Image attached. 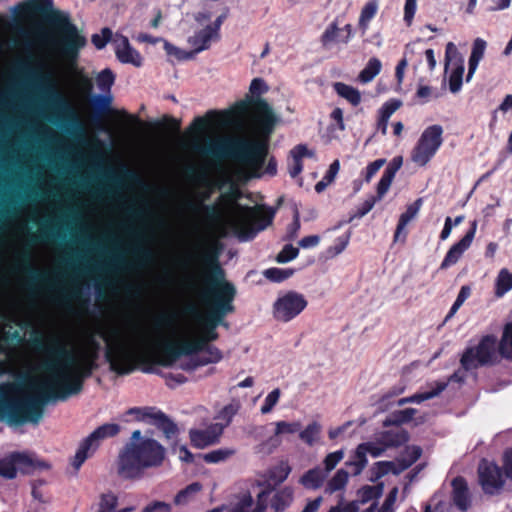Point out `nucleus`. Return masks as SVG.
<instances>
[{
  "label": "nucleus",
  "mask_w": 512,
  "mask_h": 512,
  "mask_svg": "<svg viewBox=\"0 0 512 512\" xmlns=\"http://www.w3.org/2000/svg\"><path fill=\"white\" fill-rule=\"evenodd\" d=\"M478 482L486 495L494 496L500 494L505 482L506 476L503 470L496 463L482 459L477 468Z\"/></svg>",
  "instance_id": "4468645a"
},
{
  "label": "nucleus",
  "mask_w": 512,
  "mask_h": 512,
  "mask_svg": "<svg viewBox=\"0 0 512 512\" xmlns=\"http://www.w3.org/2000/svg\"><path fill=\"white\" fill-rule=\"evenodd\" d=\"M293 273L294 270L289 268H269L264 271V276L272 282H282L290 278Z\"/></svg>",
  "instance_id": "09e8293b"
},
{
  "label": "nucleus",
  "mask_w": 512,
  "mask_h": 512,
  "mask_svg": "<svg viewBox=\"0 0 512 512\" xmlns=\"http://www.w3.org/2000/svg\"><path fill=\"white\" fill-rule=\"evenodd\" d=\"M377 201H379V200L375 196H371L370 198L366 199L354 215H352L347 221L340 222L336 228H339L340 226H342L345 223H350L355 218L364 217L367 213H369L373 209V207Z\"/></svg>",
  "instance_id": "603ef678"
},
{
  "label": "nucleus",
  "mask_w": 512,
  "mask_h": 512,
  "mask_svg": "<svg viewBox=\"0 0 512 512\" xmlns=\"http://www.w3.org/2000/svg\"><path fill=\"white\" fill-rule=\"evenodd\" d=\"M275 436H279L281 434H294L301 430V423L299 421L295 422H286V421H278L275 423Z\"/></svg>",
  "instance_id": "5fc2aeb1"
},
{
  "label": "nucleus",
  "mask_w": 512,
  "mask_h": 512,
  "mask_svg": "<svg viewBox=\"0 0 512 512\" xmlns=\"http://www.w3.org/2000/svg\"><path fill=\"white\" fill-rule=\"evenodd\" d=\"M421 205L422 199L419 198L415 202L410 204L407 207L406 211L400 215L394 235V241H399L401 236H403V240L406 238L407 233L405 231V227L411 220H413L416 217L421 208Z\"/></svg>",
  "instance_id": "5701e85b"
},
{
  "label": "nucleus",
  "mask_w": 512,
  "mask_h": 512,
  "mask_svg": "<svg viewBox=\"0 0 512 512\" xmlns=\"http://www.w3.org/2000/svg\"><path fill=\"white\" fill-rule=\"evenodd\" d=\"M476 230L477 221L474 220L472 221L471 227L466 232V234L457 243L450 247L440 265V269H447L455 265L459 261L463 253L471 246L472 241L475 237Z\"/></svg>",
  "instance_id": "f3484780"
},
{
  "label": "nucleus",
  "mask_w": 512,
  "mask_h": 512,
  "mask_svg": "<svg viewBox=\"0 0 512 512\" xmlns=\"http://www.w3.org/2000/svg\"><path fill=\"white\" fill-rule=\"evenodd\" d=\"M239 405L236 403H230L222 408V410L218 414V419L222 420L223 422H220L219 424L224 425V428L227 427L230 422L232 421V418L236 415L238 412Z\"/></svg>",
  "instance_id": "6e6d98bb"
},
{
  "label": "nucleus",
  "mask_w": 512,
  "mask_h": 512,
  "mask_svg": "<svg viewBox=\"0 0 512 512\" xmlns=\"http://www.w3.org/2000/svg\"><path fill=\"white\" fill-rule=\"evenodd\" d=\"M17 11L25 17L44 19L53 32L45 40L65 57H77L79 50L86 45V38L78 32L69 16L53 9V0H26L17 6Z\"/></svg>",
  "instance_id": "423d86ee"
},
{
  "label": "nucleus",
  "mask_w": 512,
  "mask_h": 512,
  "mask_svg": "<svg viewBox=\"0 0 512 512\" xmlns=\"http://www.w3.org/2000/svg\"><path fill=\"white\" fill-rule=\"evenodd\" d=\"M32 466V460L25 454L15 452L0 459V476L13 479L18 470H25Z\"/></svg>",
  "instance_id": "6ab92c4d"
},
{
  "label": "nucleus",
  "mask_w": 512,
  "mask_h": 512,
  "mask_svg": "<svg viewBox=\"0 0 512 512\" xmlns=\"http://www.w3.org/2000/svg\"><path fill=\"white\" fill-rule=\"evenodd\" d=\"M486 46L487 43L485 40L481 38H477L474 40L471 55L469 57L468 62V73L466 76L467 82H469L472 79L475 71L477 70L479 62L482 60L484 56Z\"/></svg>",
  "instance_id": "bb28decb"
},
{
  "label": "nucleus",
  "mask_w": 512,
  "mask_h": 512,
  "mask_svg": "<svg viewBox=\"0 0 512 512\" xmlns=\"http://www.w3.org/2000/svg\"><path fill=\"white\" fill-rule=\"evenodd\" d=\"M326 478L327 473L320 467H315L305 472L299 482L307 489L316 490L323 485Z\"/></svg>",
  "instance_id": "cd10ccee"
},
{
  "label": "nucleus",
  "mask_w": 512,
  "mask_h": 512,
  "mask_svg": "<svg viewBox=\"0 0 512 512\" xmlns=\"http://www.w3.org/2000/svg\"><path fill=\"white\" fill-rule=\"evenodd\" d=\"M219 258L218 248H207L202 255V262L209 275L208 290L204 296L208 311L203 325V334L199 337L203 347L218 339L217 327H228L225 317L235 311L234 300L237 289L226 279V272Z\"/></svg>",
  "instance_id": "39448f33"
},
{
  "label": "nucleus",
  "mask_w": 512,
  "mask_h": 512,
  "mask_svg": "<svg viewBox=\"0 0 512 512\" xmlns=\"http://www.w3.org/2000/svg\"><path fill=\"white\" fill-rule=\"evenodd\" d=\"M224 430V425L213 423L205 429H191L189 437L191 444L198 448L203 449L210 445L216 444Z\"/></svg>",
  "instance_id": "a211bd4d"
},
{
  "label": "nucleus",
  "mask_w": 512,
  "mask_h": 512,
  "mask_svg": "<svg viewBox=\"0 0 512 512\" xmlns=\"http://www.w3.org/2000/svg\"><path fill=\"white\" fill-rule=\"evenodd\" d=\"M234 454H235L234 449L220 448V449L213 450V451L208 452L203 455L200 454L199 457L203 458V460L207 463L216 464V463L225 461L226 459H228L229 457H231Z\"/></svg>",
  "instance_id": "c03bdc74"
},
{
  "label": "nucleus",
  "mask_w": 512,
  "mask_h": 512,
  "mask_svg": "<svg viewBox=\"0 0 512 512\" xmlns=\"http://www.w3.org/2000/svg\"><path fill=\"white\" fill-rule=\"evenodd\" d=\"M383 493V484H377L375 486L366 485L358 491V499L343 503V500L332 506L328 512H359L360 505L365 504L373 499H378Z\"/></svg>",
  "instance_id": "dca6fc26"
},
{
  "label": "nucleus",
  "mask_w": 512,
  "mask_h": 512,
  "mask_svg": "<svg viewBox=\"0 0 512 512\" xmlns=\"http://www.w3.org/2000/svg\"><path fill=\"white\" fill-rule=\"evenodd\" d=\"M350 241V232L338 237L335 244L326 250L327 257H335L342 253Z\"/></svg>",
  "instance_id": "864d4df0"
},
{
  "label": "nucleus",
  "mask_w": 512,
  "mask_h": 512,
  "mask_svg": "<svg viewBox=\"0 0 512 512\" xmlns=\"http://www.w3.org/2000/svg\"><path fill=\"white\" fill-rule=\"evenodd\" d=\"M268 495V491H260L257 495L256 505L250 495L244 496L231 512H264L267 507Z\"/></svg>",
  "instance_id": "412c9836"
},
{
  "label": "nucleus",
  "mask_w": 512,
  "mask_h": 512,
  "mask_svg": "<svg viewBox=\"0 0 512 512\" xmlns=\"http://www.w3.org/2000/svg\"><path fill=\"white\" fill-rule=\"evenodd\" d=\"M281 395L280 389L276 388L272 390L265 398L264 404L261 407V413L262 414H268L270 413L275 405L278 403L279 398Z\"/></svg>",
  "instance_id": "680f3d73"
},
{
  "label": "nucleus",
  "mask_w": 512,
  "mask_h": 512,
  "mask_svg": "<svg viewBox=\"0 0 512 512\" xmlns=\"http://www.w3.org/2000/svg\"><path fill=\"white\" fill-rule=\"evenodd\" d=\"M333 88L340 97L346 99L353 106L360 104L361 94L356 88L342 82H335Z\"/></svg>",
  "instance_id": "c756f323"
},
{
  "label": "nucleus",
  "mask_w": 512,
  "mask_h": 512,
  "mask_svg": "<svg viewBox=\"0 0 512 512\" xmlns=\"http://www.w3.org/2000/svg\"><path fill=\"white\" fill-rule=\"evenodd\" d=\"M349 478V473L344 469H339L335 475L328 481L326 492L332 494L336 491L343 489Z\"/></svg>",
  "instance_id": "a19ab883"
},
{
  "label": "nucleus",
  "mask_w": 512,
  "mask_h": 512,
  "mask_svg": "<svg viewBox=\"0 0 512 512\" xmlns=\"http://www.w3.org/2000/svg\"><path fill=\"white\" fill-rule=\"evenodd\" d=\"M377 436L380 438L381 443L385 446L386 450L402 446L409 440L408 432L400 427L383 431L377 434Z\"/></svg>",
  "instance_id": "4be33fe9"
},
{
  "label": "nucleus",
  "mask_w": 512,
  "mask_h": 512,
  "mask_svg": "<svg viewBox=\"0 0 512 512\" xmlns=\"http://www.w3.org/2000/svg\"><path fill=\"white\" fill-rule=\"evenodd\" d=\"M198 356L200 358V364L202 365L217 363L222 359L221 351L209 343L203 347Z\"/></svg>",
  "instance_id": "37998d69"
},
{
  "label": "nucleus",
  "mask_w": 512,
  "mask_h": 512,
  "mask_svg": "<svg viewBox=\"0 0 512 512\" xmlns=\"http://www.w3.org/2000/svg\"><path fill=\"white\" fill-rule=\"evenodd\" d=\"M395 462L393 461H379L376 462L373 467L370 469V478L371 482H377L379 479L384 477L385 475L392 473L394 469Z\"/></svg>",
  "instance_id": "79ce46f5"
},
{
  "label": "nucleus",
  "mask_w": 512,
  "mask_h": 512,
  "mask_svg": "<svg viewBox=\"0 0 512 512\" xmlns=\"http://www.w3.org/2000/svg\"><path fill=\"white\" fill-rule=\"evenodd\" d=\"M343 457V450H338L327 454L323 461V464L325 466V469L323 471L326 472L328 475L329 472H331L338 465V463L343 459Z\"/></svg>",
  "instance_id": "4d7b16f0"
},
{
  "label": "nucleus",
  "mask_w": 512,
  "mask_h": 512,
  "mask_svg": "<svg viewBox=\"0 0 512 512\" xmlns=\"http://www.w3.org/2000/svg\"><path fill=\"white\" fill-rule=\"evenodd\" d=\"M512 288V275L507 269H502L497 278V295L502 296Z\"/></svg>",
  "instance_id": "3c124183"
},
{
  "label": "nucleus",
  "mask_w": 512,
  "mask_h": 512,
  "mask_svg": "<svg viewBox=\"0 0 512 512\" xmlns=\"http://www.w3.org/2000/svg\"><path fill=\"white\" fill-rule=\"evenodd\" d=\"M299 254V249L292 244H286L283 249L278 253L276 261L278 263H287L295 259Z\"/></svg>",
  "instance_id": "052dcab7"
},
{
  "label": "nucleus",
  "mask_w": 512,
  "mask_h": 512,
  "mask_svg": "<svg viewBox=\"0 0 512 512\" xmlns=\"http://www.w3.org/2000/svg\"><path fill=\"white\" fill-rule=\"evenodd\" d=\"M416 413V409L414 408H406L404 410H398L391 413L384 421L383 426H397L399 427L401 424L407 423L412 420L413 416Z\"/></svg>",
  "instance_id": "2f4dec72"
},
{
  "label": "nucleus",
  "mask_w": 512,
  "mask_h": 512,
  "mask_svg": "<svg viewBox=\"0 0 512 512\" xmlns=\"http://www.w3.org/2000/svg\"><path fill=\"white\" fill-rule=\"evenodd\" d=\"M187 208L192 211L193 213H199L202 211L205 215V217L210 221H216L220 218V209L218 204L212 203V204H205V203H196L193 200H188Z\"/></svg>",
  "instance_id": "c85d7f7f"
},
{
  "label": "nucleus",
  "mask_w": 512,
  "mask_h": 512,
  "mask_svg": "<svg viewBox=\"0 0 512 512\" xmlns=\"http://www.w3.org/2000/svg\"><path fill=\"white\" fill-rule=\"evenodd\" d=\"M130 416H133L137 421H143L159 429L167 441H175L179 434L177 424L170 419L165 413L156 410L153 407H134L130 408Z\"/></svg>",
  "instance_id": "ddd939ff"
},
{
  "label": "nucleus",
  "mask_w": 512,
  "mask_h": 512,
  "mask_svg": "<svg viewBox=\"0 0 512 512\" xmlns=\"http://www.w3.org/2000/svg\"><path fill=\"white\" fill-rule=\"evenodd\" d=\"M356 449L360 452L362 457H367V454H370L372 457H379L386 451L385 446L381 443L378 436H376L374 441L359 444Z\"/></svg>",
  "instance_id": "f704fd0d"
},
{
  "label": "nucleus",
  "mask_w": 512,
  "mask_h": 512,
  "mask_svg": "<svg viewBox=\"0 0 512 512\" xmlns=\"http://www.w3.org/2000/svg\"><path fill=\"white\" fill-rule=\"evenodd\" d=\"M59 237L60 234L56 231L55 226L52 224L45 223L41 225L39 232L37 234L31 235L30 241L33 244L48 243Z\"/></svg>",
  "instance_id": "473e14b6"
},
{
  "label": "nucleus",
  "mask_w": 512,
  "mask_h": 512,
  "mask_svg": "<svg viewBox=\"0 0 512 512\" xmlns=\"http://www.w3.org/2000/svg\"><path fill=\"white\" fill-rule=\"evenodd\" d=\"M114 82V74L110 69H104L97 77V84L101 90L110 89Z\"/></svg>",
  "instance_id": "338daca9"
},
{
  "label": "nucleus",
  "mask_w": 512,
  "mask_h": 512,
  "mask_svg": "<svg viewBox=\"0 0 512 512\" xmlns=\"http://www.w3.org/2000/svg\"><path fill=\"white\" fill-rule=\"evenodd\" d=\"M251 104L255 105L256 120L265 139L249 140L225 136L215 139L207 138L203 144L195 142L192 149L216 162L233 159L243 165L252 177L258 178L261 176V169L268 156V139L279 118L263 98H247L237 102L234 106L235 113L245 114Z\"/></svg>",
  "instance_id": "f03ea898"
},
{
  "label": "nucleus",
  "mask_w": 512,
  "mask_h": 512,
  "mask_svg": "<svg viewBox=\"0 0 512 512\" xmlns=\"http://www.w3.org/2000/svg\"><path fill=\"white\" fill-rule=\"evenodd\" d=\"M382 64L378 58L369 59L365 68L360 72L358 78L362 83L372 81L381 71Z\"/></svg>",
  "instance_id": "c9c22d12"
},
{
  "label": "nucleus",
  "mask_w": 512,
  "mask_h": 512,
  "mask_svg": "<svg viewBox=\"0 0 512 512\" xmlns=\"http://www.w3.org/2000/svg\"><path fill=\"white\" fill-rule=\"evenodd\" d=\"M448 382L436 381L430 384L431 389L429 391L416 393L410 397L401 398L398 401V405L402 406L406 403H421L423 401L432 399L438 396L442 391L446 389Z\"/></svg>",
  "instance_id": "393cba45"
},
{
  "label": "nucleus",
  "mask_w": 512,
  "mask_h": 512,
  "mask_svg": "<svg viewBox=\"0 0 512 512\" xmlns=\"http://www.w3.org/2000/svg\"><path fill=\"white\" fill-rule=\"evenodd\" d=\"M112 36L109 28H103L101 34L92 35L91 42L97 49H102L106 46Z\"/></svg>",
  "instance_id": "0e129e2a"
},
{
  "label": "nucleus",
  "mask_w": 512,
  "mask_h": 512,
  "mask_svg": "<svg viewBox=\"0 0 512 512\" xmlns=\"http://www.w3.org/2000/svg\"><path fill=\"white\" fill-rule=\"evenodd\" d=\"M259 207L246 206L235 215L231 222V228L240 241H249L273 221L275 210L269 209L266 213L260 214Z\"/></svg>",
  "instance_id": "1a4fd4ad"
},
{
  "label": "nucleus",
  "mask_w": 512,
  "mask_h": 512,
  "mask_svg": "<svg viewBox=\"0 0 512 512\" xmlns=\"http://www.w3.org/2000/svg\"><path fill=\"white\" fill-rule=\"evenodd\" d=\"M443 128L435 124L427 127L419 137L411 153V160L418 166H425L437 153L443 143Z\"/></svg>",
  "instance_id": "9d476101"
},
{
  "label": "nucleus",
  "mask_w": 512,
  "mask_h": 512,
  "mask_svg": "<svg viewBox=\"0 0 512 512\" xmlns=\"http://www.w3.org/2000/svg\"><path fill=\"white\" fill-rule=\"evenodd\" d=\"M164 50L169 56H174L179 61H185L192 59L195 56V52L182 50L168 41H163Z\"/></svg>",
  "instance_id": "8fccbe9b"
},
{
  "label": "nucleus",
  "mask_w": 512,
  "mask_h": 512,
  "mask_svg": "<svg viewBox=\"0 0 512 512\" xmlns=\"http://www.w3.org/2000/svg\"><path fill=\"white\" fill-rule=\"evenodd\" d=\"M213 39H216L214 31L211 29L210 25H207L205 28L196 32L193 36H190L188 38V43L194 47L192 52H195L196 55L208 49Z\"/></svg>",
  "instance_id": "a878e982"
},
{
  "label": "nucleus",
  "mask_w": 512,
  "mask_h": 512,
  "mask_svg": "<svg viewBox=\"0 0 512 512\" xmlns=\"http://www.w3.org/2000/svg\"><path fill=\"white\" fill-rule=\"evenodd\" d=\"M36 394H15L7 391L0 392V421L10 426H20L26 423L37 425L44 415V407L50 401H60V394L51 386V380H46L33 387Z\"/></svg>",
  "instance_id": "0eeeda50"
},
{
  "label": "nucleus",
  "mask_w": 512,
  "mask_h": 512,
  "mask_svg": "<svg viewBox=\"0 0 512 512\" xmlns=\"http://www.w3.org/2000/svg\"><path fill=\"white\" fill-rule=\"evenodd\" d=\"M30 343L36 351L47 356L40 368L50 378L51 386H55L59 392L60 401L79 394L84 380L99 368L100 344L95 339H91L90 347L79 360L57 337L45 338L42 333L35 331L30 337Z\"/></svg>",
  "instance_id": "7ed1b4c3"
},
{
  "label": "nucleus",
  "mask_w": 512,
  "mask_h": 512,
  "mask_svg": "<svg viewBox=\"0 0 512 512\" xmlns=\"http://www.w3.org/2000/svg\"><path fill=\"white\" fill-rule=\"evenodd\" d=\"M300 228H301V224H300L299 211L297 208H295L294 213H293V221L288 227L285 239L286 240H294L298 236Z\"/></svg>",
  "instance_id": "69168bd1"
},
{
  "label": "nucleus",
  "mask_w": 512,
  "mask_h": 512,
  "mask_svg": "<svg viewBox=\"0 0 512 512\" xmlns=\"http://www.w3.org/2000/svg\"><path fill=\"white\" fill-rule=\"evenodd\" d=\"M307 304V300L302 294L289 291L275 301L273 315L278 321L289 322L299 315Z\"/></svg>",
  "instance_id": "2eb2a0df"
},
{
  "label": "nucleus",
  "mask_w": 512,
  "mask_h": 512,
  "mask_svg": "<svg viewBox=\"0 0 512 512\" xmlns=\"http://www.w3.org/2000/svg\"><path fill=\"white\" fill-rule=\"evenodd\" d=\"M138 186L144 193L158 192L166 196L168 190L158 187L153 183L143 180L134 168V148H130V373L138 369L139 363L148 364L153 357H157V363L164 367L173 366L182 356L199 355L203 345L198 338L175 342L164 334L165 328H172L174 316L161 314L155 320V335L141 346L136 341L135 322V297L136 286L134 272L136 269H151L157 259L153 248L158 241L160 230L165 229L166 221L157 214L150 206L143 211V227L138 236L140 242L135 244L136 236L133 220L135 218V202L133 187Z\"/></svg>",
  "instance_id": "f257e3e1"
},
{
  "label": "nucleus",
  "mask_w": 512,
  "mask_h": 512,
  "mask_svg": "<svg viewBox=\"0 0 512 512\" xmlns=\"http://www.w3.org/2000/svg\"><path fill=\"white\" fill-rule=\"evenodd\" d=\"M23 270L27 274V276L32 284L38 283V282L50 284L49 278L47 277V275L45 273L40 272L39 270H37L36 268L31 266L30 257L28 255H26L24 257Z\"/></svg>",
  "instance_id": "a18cd8bd"
},
{
  "label": "nucleus",
  "mask_w": 512,
  "mask_h": 512,
  "mask_svg": "<svg viewBox=\"0 0 512 512\" xmlns=\"http://www.w3.org/2000/svg\"><path fill=\"white\" fill-rule=\"evenodd\" d=\"M378 10V4L375 1H370L365 4L362 8L360 18H359V27L362 29L363 33L366 32L368 28V24L371 19L374 18Z\"/></svg>",
  "instance_id": "49530a36"
},
{
  "label": "nucleus",
  "mask_w": 512,
  "mask_h": 512,
  "mask_svg": "<svg viewBox=\"0 0 512 512\" xmlns=\"http://www.w3.org/2000/svg\"><path fill=\"white\" fill-rule=\"evenodd\" d=\"M496 345V337L487 335L478 345L466 348L460 358L461 368L449 376L445 382L463 383L467 372L491 364L496 357Z\"/></svg>",
  "instance_id": "6e6552de"
},
{
  "label": "nucleus",
  "mask_w": 512,
  "mask_h": 512,
  "mask_svg": "<svg viewBox=\"0 0 512 512\" xmlns=\"http://www.w3.org/2000/svg\"><path fill=\"white\" fill-rule=\"evenodd\" d=\"M250 93L256 98L268 91V86L262 78H254L250 84Z\"/></svg>",
  "instance_id": "774afa93"
},
{
  "label": "nucleus",
  "mask_w": 512,
  "mask_h": 512,
  "mask_svg": "<svg viewBox=\"0 0 512 512\" xmlns=\"http://www.w3.org/2000/svg\"><path fill=\"white\" fill-rule=\"evenodd\" d=\"M111 98L105 95H95L90 100V106L96 117H103L109 114L111 108Z\"/></svg>",
  "instance_id": "72a5a7b5"
},
{
  "label": "nucleus",
  "mask_w": 512,
  "mask_h": 512,
  "mask_svg": "<svg viewBox=\"0 0 512 512\" xmlns=\"http://www.w3.org/2000/svg\"><path fill=\"white\" fill-rule=\"evenodd\" d=\"M118 474L124 478H128V443L125 444L119 454Z\"/></svg>",
  "instance_id": "e2e57ef3"
},
{
  "label": "nucleus",
  "mask_w": 512,
  "mask_h": 512,
  "mask_svg": "<svg viewBox=\"0 0 512 512\" xmlns=\"http://www.w3.org/2000/svg\"><path fill=\"white\" fill-rule=\"evenodd\" d=\"M269 494L273 492L272 489H264ZM270 500V506L275 512H283L287 507L290 506L293 500V491L289 487H285L281 490L275 491L273 496L270 498L268 495L267 502Z\"/></svg>",
  "instance_id": "b1692460"
},
{
  "label": "nucleus",
  "mask_w": 512,
  "mask_h": 512,
  "mask_svg": "<svg viewBox=\"0 0 512 512\" xmlns=\"http://www.w3.org/2000/svg\"><path fill=\"white\" fill-rule=\"evenodd\" d=\"M53 100L56 108L64 114V120L71 122L73 124L78 123L74 111L72 110L71 106L63 96L55 92L53 94Z\"/></svg>",
  "instance_id": "58836bf2"
},
{
  "label": "nucleus",
  "mask_w": 512,
  "mask_h": 512,
  "mask_svg": "<svg viewBox=\"0 0 512 512\" xmlns=\"http://www.w3.org/2000/svg\"><path fill=\"white\" fill-rule=\"evenodd\" d=\"M117 504L118 499L113 493L102 494L98 512H113Z\"/></svg>",
  "instance_id": "bf43d9fd"
},
{
  "label": "nucleus",
  "mask_w": 512,
  "mask_h": 512,
  "mask_svg": "<svg viewBox=\"0 0 512 512\" xmlns=\"http://www.w3.org/2000/svg\"><path fill=\"white\" fill-rule=\"evenodd\" d=\"M321 425L318 422L310 423L304 430L299 431V438L308 446H313L319 439Z\"/></svg>",
  "instance_id": "ea45409f"
},
{
  "label": "nucleus",
  "mask_w": 512,
  "mask_h": 512,
  "mask_svg": "<svg viewBox=\"0 0 512 512\" xmlns=\"http://www.w3.org/2000/svg\"><path fill=\"white\" fill-rule=\"evenodd\" d=\"M464 70V65L461 63L452 71L449 77V90L451 93L456 94L461 90Z\"/></svg>",
  "instance_id": "de8ad7c7"
},
{
  "label": "nucleus",
  "mask_w": 512,
  "mask_h": 512,
  "mask_svg": "<svg viewBox=\"0 0 512 512\" xmlns=\"http://www.w3.org/2000/svg\"><path fill=\"white\" fill-rule=\"evenodd\" d=\"M164 456V447L152 438L130 443V466L133 463L143 468L158 466Z\"/></svg>",
  "instance_id": "f8f14e48"
},
{
  "label": "nucleus",
  "mask_w": 512,
  "mask_h": 512,
  "mask_svg": "<svg viewBox=\"0 0 512 512\" xmlns=\"http://www.w3.org/2000/svg\"><path fill=\"white\" fill-rule=\"evenodd\" d=\"M120 432L118 424L106 423L97 427L80 443L76 451L72 466L79 470L82 464L89 458L99 447L100 442L106 438L114 437Z\"/></svg>",
  "instance_id": "9b49d317"
},
{
  "label": "nucleus",
  "mask_w": 512,
  "mask_h": 512,
  "mask_svg": "<svg viewBox=\"0 0 512 512\" xmlns=\"http://www.w3.org/2000/svg\"><path fill=\"white\" fill-rule=\"evenodd\" d=\"M120 182L121 340L107 343L105 359L113 372H128V113L122 114Z\"/></svg>",
  "instance_id": "20e7f679"
},
{
  "label": "nucleus",
  "mask_w": 512,
  "mask_h": 512,
  "mask_svg": "<svg viewBox=\"0 0 512 512\" xmlns=\"http://www.w3.org/2000/svg\"><path fill=\"white\" fill-rule=\"evenodd\" d=\"M367 463V457H362L360 452L356 449L354 454V460L346 462V465L351 466L353 468L352 474L354 476H357L362 473L364 468L367 466Z\"/></svg>",
  "instance_id": "13d9d810"
},
{
  "label": "nucleus",
  "mask_w": 512,
  "mask_h": 512,
  "mask_svg": "<svg viewBox=\"0 0 512 512\" xmlns=\"http://www.w3.org/2000/svg\"><path fill=\"white\" fill-rule=\"evenodd\" d=\"M202 489V485L199 482H193L186 486L184 489L180 490L175 498L174 503L176 505H185L190 502L194 496L200 492Z\"/></svg>",
  "instance_id": "e433bc0d"
},
{
  "label": "nucleus",
  "mask_w": 512,
  "mask_h": 512,
  "mask_svg": "<svg viewBox=\"0 0 512 512\" xmlns=\"http://www.w3.org/2000/svg\"><path fill=\"white\" fill-rule=\"evenodd\" d=\"M343 29L339 28L335 22L331 23L321 36V43L325 49H329L333 44L342 43Z\"/></svg>",
  "instance_id": "7c9ffc66"
},
{
  "label": "nucleus",
  "mask_w": 512,
  "mask_h": 512,
  "mask_svg": "<svg viewBox=\"0 0 512 512\" xmlns=\"http://www.w3.org/2000/svg\"><path fill=\"white\" fill-rule=\"evenodd\" d=\"M499 352L502 357L512 360V322L504 327L503 335L499 343Z\"/></svg>",
  "instance_id": "4c0bfd02"
},
{
  "label": "nucleus",
  "mask_w": 512,
  "mask_h": 512,
  "mask_svg": "<svg viewBox=\"0 0 512 512\" xmlns=\"http://www.w3.org/2000/svg\"><path fill=\"white\" fill-rule=\"evenodd\" d=\"M452 500L458 510L466 512L471 506V495L465 478L455 477L452 482Z\"/></svg>",
  "instance_id": "aec40b11"
}]
</instances>
